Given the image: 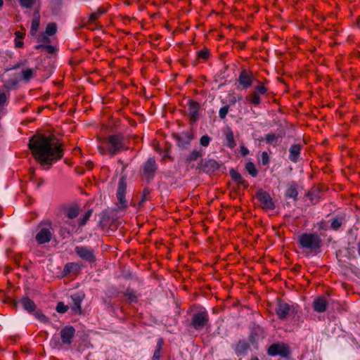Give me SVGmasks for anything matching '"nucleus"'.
<instances>
[{"instance_id":"2eb2a0df","label":"nucleus","mask_w":360,"mask_h":360,"mask_svg":"<svg viewBox=\"0 0 360 360\" xmlns=\"http://www.w3.org/2000/svg\"><path fill=\"white\" fill-rule=\"evenodd\" d=\"M199 103L189 100L188 102V117L191 122H195L199 118Z\"/></svg>"},{"instance_id":"7ed1b4c3","label":"nucleus","mask_w":360,"mask_h":360,"mask_svg":"<svg viewBox=\"0 0 360 360\" xmlns=\"http://www.w3.org/2000/svg\"><path fill=\"white\" fill-rule=\"evenodd\" d=\"M54 229L50 220L41 221L36 228L34 239L38 245L49 243L53 237Z\"/></svg>"},{"instance_id":"9b49d317","label":"nucleus","mask_w":360,"mask_h":360,"mask_svg":"<svg viewBox=\"0 0 360 360\" xmlns=\"http://www.w3.org/2000/svg\"><path fill=\"white\" fill-rule=\"evenodd\" d=\"M75 252L80 258L86 262H94L96 260L94 252L91 248L86 246H77L75 248Z\"/></svg>"},{"instance_id":"ddd939ff","label":"nucleus","mask_w":360,"mask_h":360,"mask_svg":"<svg viewBox=\"0 0 360 360\" xmlns=\"http://www.w3.org/2000/svg\"><path fill=\"white\" fill-rule=\"evenodd\" d=\"M157 169L155 160L153 158H149L142 167V174L148 179L153 178Z\"/></svg>"},{"instance_id":"a878e982","label":"nucleus","mask_w":360,"mask_h":360,"mask_svg":"<svg viewBox=\"0 0 360 360\" xmlns=\"http://www.w3.org/2000/svg\"><path fill=\"white\" fill-rule=\"evenodd\" d=\"M230 174L232 179L240 185H243L245 187L248 186L246 181L243 178L241 174L235 170H231Z\"/></svg>"},{"instance_id":"de8ad7c7","label":"nucleus","mask_w":360,"mask_h":360,"mask_svg":"<svg viewBox=\"0 0 360 360\" xmlns=\"http://www.w3.org/2000/svg\"><path fill=\"white\" fill-rule=\"evenodd\" d=\"M161 352L162 349L156 348L153 354V360H160Z\"/></svg>"},{"instance_id":"09e8293b","label":"nucleus","mask_w":360,"mask_h":360,"mask_svg":"<svg viewBox=\"0 0 360 360\" xmlns=\"http://www.w3.org/2000/svg\"><path fill=\"white\" fill-rule=\"evenodd\" d=\"M59 343L58 338L57 335H54L51 340L50 345L53 347H56Z\"/></svg>"},{"instance_id":"423d86ee","label":"nucleus","mask_w":360,"mask_h":360,"mask_svg":"<svg viewBox=\"0 0 360 360\" xmlns=\"http://www.w3.org/2000/svg\"><path fill=\"white\" fill-rule=\"evenodd\" d=\"M257 82L258 84L255 87V91H252L247 97V100L255 105H258L261 103L259 94L264 95L267 92V89L263 83Z\"/></svg>"},{"instance_id":"c85d7f7f","label":"nucleus","mask_w":360,"mask_h":360,"mask_svg":"<svg viewBox=\"0 0 360 360\" xmlns=\"http://www.w3.org/2000/svg\"><path fill=\"white\" fill-rule=\"evenodd\" d=\"M105 12H106V10L104 8H103V7L98 8L95 12H93L92 13H91V15L89 16V21L91 22H94L96 20H97L98 18H100L102 15L105 13Z\"/></svg>"},{"instance_id":"4d7b16f0","label":"nucleus","mask_w":360,"mask_h":360,"mask_svg":"<svg viewBox=\"0 0 360 360\" xmlns=\"http://www.w3.org/2000/svg\"><path fill=\"white\" fill-rule=\"evenodd\" d=\"M4 1L3 0H0V7L3 6Z\"/></svg>"},{"instance_id":"39448f33","label":"nucleus","mask_w":360,"mask_h":360,"mask_svg":"<svg viewBox=\"0 0 360 360\" xmlns=\"http://www.w3.org/2000/svg\"><path fill=\"white\" fill-rule=\"evenodd\" d=\"M209 321V315L206 310H200L193 314L191 326L197 330H202Z\"/></svg>"},{"instance_id":"412c9836","label":"nucleus","mask_w":360,"mask_h":360,"mask_svg":"<svg viewBox=\"0 0 360 360\" xmlns=\"http://www.w3.org/2000/svg\"><path fill=\"white\" fill-rule=\"evenodd\" d=\"M345 222V217L343 214H338L333 217L330 220V228L333 231H338Z\"/></svg>"},{"instance_id":"72a5a7b5","label":"nucleus","mask_w":360,"mask_h":360,"mask_svg":"<svg viewBox=\"0 0 360 360\" xmlns=\"http://www.w3.org/2000/svg\"><path fill=\"white\" fill-rule=\"evenodd\" d=\"M35 318L41 323H49V319L45 316L41 311H37L34 314Z\"/></svg>"},{"instance_id":"6e6552de","label":"nucleus","mask_w":360,"mask_h":360,"mask_svg":"<svg viewBox=\"0 0 360 360\" xmlns=\"http://www.w3.org/2000/svg\"><path fill=\"white\" fill-rule=\"evenodd\" d=\"M256 197L263 209L273 210L275 208L274 202L267 192L261 190L257 193Z\"/></svg>"},{"instance_id":"c03bdc74","label":"nucleus","mask_w":360,"mask_h":360,"mask_svg":"<svg viewBox=\"0 0 360 360\" xmlns=\"http://www.w3.org/2000/svg\"><path fill=\"white\" fill-rule=\"evenodd\" d=\"M91 213L92 212L90 210L85 213L84 216L80 219L79 224L81 226H84L86 224V221L89 219Z\"/></svg>"},{"instance_id":"13d9d810","label":"nucleus","mask_w":360,"mask_h":360,"mask_svg":"<svg viewBox=\"0 0 360 360\" xmlns=\"http://www.w3.org/2000/svg\"><path fill=\"white\" fill-rule=\"evenodd\" d=\"M2 215V209L0 207V217Z\"/></svg>"},{"instance_id":"79ce46f5","label":"nucleus","mask_w":360,"mask_h":360,"mask_svg":"<svg viewBox=\"0 0 360 360\" xmlns=\"http://www.w3.org/2000/svg\"><path fill=\"white\" fill-rule=\"evenodd\" d=\"M316 227L320 231H326L330 226L326 221L322 220L316 224Z\"/></svg>"},{"instance_id":"bb28decb","label":"nucleus","mask_w":360,"mask_h":360,"mask_svg":"<svg viewBox=\"0 0 360 360\" xmlns=\"http://www.w3.org/2000/svg\"><path fill=\"white\" fill-rule=\"evenodd\" d=\"M297 191L295 184H290L286 191V196L290 198L296 200L297 198Z\"/></svg>"},{"instance_id":"8fccbe9b","label":"nucleus","mask_w":360,"mask_h":360,"mask_svg":"<svg viewBox=\"0 0 360 360\" xmlns=\"http://www.w3.org/2000/svg\"><path fill=\"white\" fill-rule=\"evenodd\" d=\"M6 101V96L4 92H0V107L3 106Z\"/></svg>"},{"instance_id":"c9c22d12","label":"nucleus","mask_w":360,"mask_h":360,"mask_svg":"<svg viewBox=\"0 0 360 360\" xmlns=\"http://www.w3.org/2000/svg\"><path fill=\"white\" fill-rule=\"evenodd\" d=\"M202 155V154L201 152L194 150L192 152H191L190 154L188 155L187 160L189 162L195 161Z\"/></svg>"},{"instance_id":"2f4dec72","label":"nucleus","mask_w":360,"mask_h":360,"mask_svg":"<svg viewBox=\"0 0 360 360\" xmlns=\"http://www.w3.org/2000/svg\"><path fill=\"white\" fill-rule=\"evenodd\" d=\"M245 169L248 171V172L252 176L255 177L257 176L258 172L257 169L255 167V165L253 162H249L245 165Z\"/></svg>"},{"instance_id":"5701e85b","label":"nucleus","mask_w":360,"mask_h":360,"mask_svg":"<svg viewBox=\"0 0 360 360\" xmlns=\"http://www.w3.org/2000/svg\"><path fill=\"white\" fill-rule=\"evenodd\" d=\"M226 146L229 148H233L236 146V141L234 139V134L231 128H228L225 133Z\"/></svg>"},{"instance_id":"864d4df0","label":"nucleus","mask_w":360,"mask_h":360,"mask_svg":"<svg viewBox=\"0 0 360 360\" xmlns=\"http://www.w3.org/2000/svg\"><path fill=\"white\" fill-rule=\"evenodd\" d=\"M129 299L131 300V302H134L136 300V297L134 295H132L131 293L127 294Z\"/></svg>"},{"instance_id":"49530a36","label":"nucleus","mask_w":360,"mask_h":360,"mask_svg":"<svg viewBox=\"0 0 360 360\" xmlns=\"http://www.w3.org/2000/svg\"><path fill=\"white\" fill-rule=\"evenodd\" d=\"M261 161L262 165H266L269 162V156L266 152H263L261 155Z\"/></svg>"},{"instance_id":"dca6fc26","label":"nucleus","mask_w":360,"mask_h":360,"mask_svg":"<svg viewBox=\"0 0 360 360\" xmlns=\"http://www.w3.org/2000/svg\"><path fill=\"white\" fill-rule=\"evenodd\" d=\"M75 330L72 326H65L60 330V338L63 344L70 345L72 342Z\"/></svg>"},{"instance_id":"f03ea898","label":"nucleus","mask_w":360,"mask_h":360,"mask_svg":"<svg viewBox=\"0 0 360 360\" xmlns=\"http://www.w3.org/2000/svg\"><path fill=\"white\" fill-rule=\"evenodd\" d=\"M97 148L100 154L111 156L128 148L126 139L121 134H114L100 139Z\"/></svg>"},{"instance_id":"4c0bfd02","label":"nucleus","mask_w":360,"mask_h":360,"mask_svg":"<svg viewBox=\"0 0 360 360\" xmlns=\"http://www.w3.org/2000/svg\"><path fill=\"white\" fill-rule=\"evenodd\" d=\"M57 31L56 25L55 23H49L46 28V33L49 36L53 35Z\"/></svg>"},{"instance_id":"cd10ccee","label":"nucleus","mask_w":360,"mask_h":360,"mask_svg":"<svg viewBox=\"0 0 360 360\" xmlns=\"http://www.w3.org/2000/svg\"><path fill=\"white\" fill-rule=\"evenodd\" d=\"M79 269V265L75 262H69L65 264L64 267L65 274H70L72 272H76Z\"/></svg>"},{"instance_id":"4be33fe9","label":"nucleus","mask_w":360,"mask_h":360,"mask_svg":"<svg viewBox=\"0 0 360 360\" xmlns=\"http://www.w3.org/2000/svg\"><path fill=\"white\" fill-rule=\"evenodd\" d=\"M301 151V145L293 144L289 149V159L293 162H296L298 160L299 156Z\"/></svg>"},{"instance_id":"a19ab883","label":"nucleus","mask_w":360,"mask_h":360,"mask_svg":"<svg viewBox=\"0 0 360 360\" xmlns=\"http://www.w3.org/2000/svg\"><path fill=\"white\" fill-rule=\"evenodd\" d=\"M211 141V138L208 135H203L200 139V144L203 147H207Z\"/></svg>"},{"instance_id":"603ef678","label":"nucleus","mask_w":360,"mask_h":360,"mask_svg":"<svg viewBox=\"0 0 360 360\" xmlns=\"http://www.w3.org/2000/svg\"><path fill=\"white\" fill-rule=\"evenodd\" d=\"M163 344H164V341L162 338H159L157 341V345H156V348L157 349H162V346H163Z\"/></svg>"},{"instance_id":"58836bf2","label":"nucleus","mask_w":360,"mask_h":360,"mask_svg":"<svg viewBox=\"0 0 360 360\" xmlns=\"http://www.w3.org/2000/svg\"><path fill=\"white\" fill-rule=\"evenodd\" d=\"M197 57L199 59L207 60L210 57V51L205 49L197 52Z\"/></svg>"},{"instance_id":"a211bd4d","label":"nucleus","mask_w":360,"mask_h":360,"mask_svg":"<svg viewBox=\"0 0 360 360\" xmlns=\"http://www.w3.org/2000/svg\"><path fill=\"white\" fill-rule=\"evenodd\" d=\"M328 306V301L323 296L318 297L313 302L314 310L319 313L326 311Z\"/></svg>"},{"instance_id":"6ab92c4d","label":"nucleus","mask_w":360,"mask_h":360,"mask_svg":"<svg viewBox=\"0 0 360 360\" xmlns=\"http://www.w3.org/2000/svg\"><path fill=\"white\" fill-rule=\"evenodd\" d=\"M62 214L70 219H75L79 214V207L76 205L65 206L62 210Z\"/></svg>"},{"instance_id":"f704fd0d","label":"nucleus","mask_w":360,"mask_h":360,"mask_svg":"<svg viewBox=\"0 0 360 360\" xmlns=\"http://www.w3.org/2000/svg\"><path fill=\"white\" fill-rule=\"evenodd\" d=\"M278 138L274 133L267 134L265 136V141L267 143L276 145Z\"/></svg>"},{"instance_id":"c756f323","label":"nucleus","mask_w":360,"mask_h":360,"mask_svg":"<svg viewBox=\"0 0 360 360\" xmlns=\"http://www.w3.org/2000/svg\"><path fill=\"white\" fill-rule=\"evenodd\" d=\"M39 16L38 15H35L32 20L30 34L32 35H35L38 28L39 27Z\"/></svg>"},{"instance_id":"0eeeda50","label":"nucleus","mask_w":360,"mask_h":360,"mask_svg":"<svg viewBox=\"0 0 360 360\" xmlns=\"http://www.w3.org/2000/svg\"><path fill=\"white\" fill-rule=\"evenodd\" d=\"M127 191V181L124 177H122L118 184L117 189V198L118 200V206L121 209L126 208L127 207V202L125 199V194Z\"/></svg>"},{"instance_id":"473e14b6","label":"nucleus","mask_w":360,"mask_h":360,"mask_svg":"<svg viewBox=\"0 0 360 360\" xmlns=\"http://www.w3.org/2000/svg\"><path fill=\"white\" fill-rule=\"evenodd\" d=\"M34 70L32 68L23 70L22 71V79L25 81L30 80L34 75Z\"/></svg>"},{"instance_id":"e433bc0d","label":"nucleus","mask_w":360,"mask_h":360,"mask_svg":"<svg viewBox=\"0 0 360 360\" xmlns=\"http://www.w3.org/2000/svg\"><path fill=\"white\" fill-rule=\"evenodd\" d=\"M37 0H18L21 7L30 8L36 3Z\"/></svg>"},{"instance_id":"f3484780","label":"nucleus","mask_w":360,"mask_h":360,"mask_svg":"<svg viewBox=\"0 0 360 360\" xmlns=\"http://www.w3.org/2000/svg\"><path fill=\"white\" fill-rule=\"evenodd\" d=\"M175 139L179 147L186 148L190 144L193 136L190 132L184 131L175 135Z\"/></svg>"},{"instance_id":"aec40b11","label":"nucleus","mask_w":360,"mask_h":360,"mask_svg":"<svg viewBox=\"0 0 360 360\" xmlns=\"http://www.w3.org/2000/svg\"><path fill=\"white\" fill-rule=\"evenodd\" d=\"M201 167L205 172H213L219 167V163L213 159H209L201 162Z\"/></svg>"},{"instance_id":"f257e3e1","label":"nucleus","mask_w":360,"mask_h":360,"mask_svg":"<svg viewBox=\"0 0 360 360\" xmlns=\"http://www.w3.org/2000/svg\"><path fill=\"white\" fill-rule=\"evenodd\" d=\"M29 147L41 165H48L46 169H49L53 162L61 159L63 155L62 144L53 136H34L30 140Z\"/></svg>"},{"instance_id":"4468645a","label":"nucleus","mask_w":360,"mask_h":360,"mask_svg":"<svg viewBox=\"0 0 360 360\" xmlns=\"http://www.w3.org/2000/svg\"><path fill=\"white\" fill-rule=\"evenodd\" d=\"M294 309L292 306L284 302H279L276 308V314L280 319L286 318L289 314L292 313Z\"/></svg>"},{"instance_id":"f8f14e48","label":"nucleus","mask_w":360,"mask_h":360,"mask_svg":"<svg viewBox=\"0 0 360 360\" xmlns=\"http://www.w3.org/2000/svg\"><path fill=\"white\" fill-rule=\"evenodd\" d=\"M84 297V294L82 292H77L71 295L72 303L70 304V308L73 314H80L82 313L81 304Z\"/></svg>"},{"instance_id":"37998d69","label":"nucleus","mask_w":360,"mask_h":360,"mask_svg":"<svg viewBox=\"0 0 360 360\" xmlns=\"http://www.w3.org/2000/svg\"><path fill=\"white\" fill-rule=\"evenodd\" d=\"M229 106L224 105L219 109V116L221 119H224L229 112Z\"/></svg>"},{"instance_id":"6e6d98bb","label":"nucleus","mask_w":360,"mask_h":360,"mask_svg":"<svg viewBox=\"0 0 360 360\" xmlns=\"http://www.w3.org/2000/svg\"><path fill=\"white\" fill-rule=\"evenodd\" d=\"M358 253L360 255V243H359V245H358Z\"/></svg>"},{"instance_id":"1a4fd4ad","label":"nucleus","mask_w":360,"mask_h":360,"mask_svg":"<svg viewBox=\"0 0 360 360\" xmlns=\"http://www.w3.org/2000/svg\"><path fill=\"white\" fill-rule=\"evenodd\" d=\"M257 81L253 74L246 70H243L238 77V82L243 89L250 88L254 82Z\"/></svg>"},{"instance_id":"393cba45","label":"nucleus","mask_w":360,"mask_h":360,"mask_svg":"<svg viewBox=\"0 0 360 360\" xmlns=\"http://www.w3.org/2000/svg\"><path fill=\"white\" fill-rule=\"evenodd\" d=\"M249 348V344L245 340L239 341L236 347V353L237 355L245 354Z\"/></svg>"},{"instance_id":"9d476101","label":"nucleus","mask_w":360,"mask_h":360,"mask_svg":"<svg viewBox=\"0 0 360 360\" xmlns=\"http://www.w3.org/2000/svg\"><path fill=\"white\" fill-rule=\"evenodd\" d=\"M267 353L270 356L279 355L283 357H286L290 353V349L288 346H287L285 344L279 342L271 345L269 347Z\"/></svg>"},{"instance_id":"ea45409f","label":"nucleus","mask_w":360,"mask_h":360,"mask_svg":"<svg viewBox=\"0 0 360 360\" xmlns=\"http://www.w3.org/2000/svg\"><path fill=\"white\" fill-rule=\"evenodd\" d=\"M69 309L68 305L65 304L63 302H59L56 306V311L60 314L65 313Z\"/></svg>"},{"instance_id":"a18cd8bd","label":"nucleus","mask_w":360,"mask_h":360,"mask_svg":"<svg viewBox=\"0 0 360 360\" xmlns=\"http://www.w3.org/2000/svg\"><path fill=\"white\" fill-rule=\"evenodd\" d=\"M150 194V191L148 188H144L143 191V195L141 200L139 201V205H142L145 201L148 200V196Z\"/></svg>"},{"instance_id":"5fc2aeb1","label":"nucleus","mask_w":360,"mask_h":360,"mask_svg":"<svg viewBox=\"0 0 360 360\" xmlns=\"http://www.w3.org/2000/svg\"><path fill=\"white\" fill-rule=\"evenodd\" d=\"M44 184V180L41 179L37 184V187H39L41 184Z\"/></svg>"},{"instance_id":"7c9ffc66","label":"nucleus","mask_w":360,"mask_h":360,"mask_svg":"<svg viewBox=\"0 0 360 360\" xmlns=\"http://www.w3.org/2000/svg\"><path fill=\"white\" fill-rule=\"evenodd\" d=\"M15 46L16 48H22L23 46L24 43L21 39H23L25 33L20 31H16L15 32Z\"/></svg>"},{"instance_id":"20e7f679","label":"nucleus","mask_w":360,"mask_h":360,"mask_svg":"<svg viewBox=\"0 0 360 360\" xmlns=\"http://www.w3.org/2000/svg\"><path fill=\"white\" fill-rule=\"evenodd\" d=\"M297 241L302 248L310 250L311 251L319 250L322 243V240L317 233H302L298 236Z\"/></svg>"},{"instance_id":"3c124183","label":"nucleus","mask_w":360,"mask_h":360,"mask_svg":"<svg viewBox=\"0 0 360 360\" xmlns=\"http://www.w3.org/2000/svg\"><path fill=\"white\" fill-rule=\"evenodd\" d=\"M240 153L243 156H246L249 154V150L244 146H240Z\"/></svg>"},{"instance_id":"b1692460","label":"nucleus","mask_w":360,"mask_h":360,"mask_svg":"<svg viewBox=\"0 0 360 360\" xmlns=\"http://www.w3.org/2000/svg\"><path fill=\"white\" fill-rule=\"evenodd\" d=\"M21 304L23 308L29 312H32L35 310L36 305L34 302L28 297H23L21 300Z\"/></svg>"}]
</instances>
